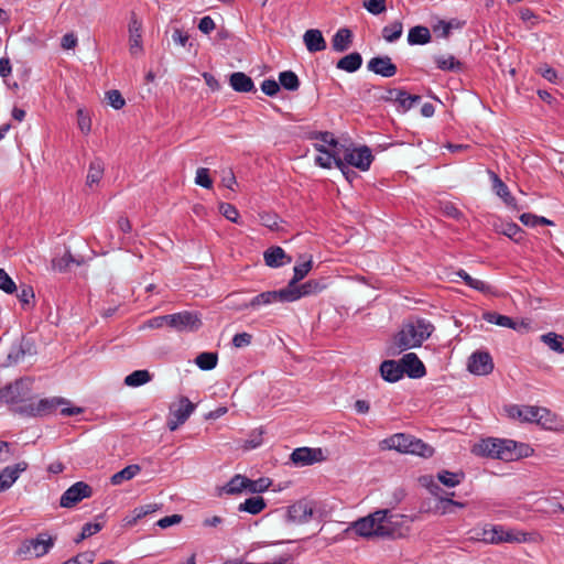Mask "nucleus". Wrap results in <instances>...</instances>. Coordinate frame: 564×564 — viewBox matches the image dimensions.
Here are the masks:
<instances>
[{
	"mask_svg": "<svg viewBox=\"0 0 564 564\" xmlns=\"http://www.w3.org/2000/svg\"><path fill=\"white\" fill-rule=\"evenodd\" d=\"M434 326L424 318H415L403 323L393 336L389 347L390 355H398L411 348L420 347L433 333Z\"/></svg>",
	"mask_w": 564,
	"mask_h": 564,
	"instance_id": "f257e3e1",
	"label": "nucleus"
},
{
	"mask_svg": "<svg viewBox=\"0 0 564 564\" xmlns=\"http://www.w3.org/2000/svg\"><path fill=\"white\" fill-rule=\"evenodd\" d=\"M58 406H62L61 414L63 416L78 415L84 412L83 408L72 406L70 401L62 397L41 399L37 403L20 406L18 412L26 416H45L54 413Z\"/></svg>",
	"mask_w": 564,
	"mask_h": 564,
	"instance_id": "f03ea898",
	"label": "nucleus"
},
{
	"mask_svg": "<svg viewBox=\"0 0 564 564\" xmlns=\"http://www.w3.org/2000/svg\"><path fill=\"white\" fill-rule=\"evenodd\" d=\"M510 446L514 447L516 441L508 438L487 437L476 443L471 448V453L480 457H489L505 462H511L512 451L510 449Z\"/></svg>",
	"mask_w": 564,
	"mask_h": 564,
	"instance_id": "7ed1b4c3",
	"label": "nucleus"
},
{
	"mask_svg": "<svg viewBox=\"0 0 564 564\" xmlns=\"http://www.w3.org/2000/svg\"><path fill=\"white\" fill-rule=\"evenodd\" d=\"M477 539L490 544H499L502 542L520 543L527 541L525 533L505 530L502 525H486L477 533Z\"/></svg>",
	"mask_w": 564,
	"mask_h": 564,
	"instance_id": "20e7f679",
	"label": "nucleus"
},
{
	"mask_svg": "<svg viewBox=\"0 0 564 564\" xmlns=\"http://www.w3.org/2000/svg\"><path fill=\"white\" fill-rule=\"evenodd\" d=\"M386 517V511H375L367 517L360 518L357 521L352 522L351 528L359 536L371 538V536H384L390 532L386 530L379 523Z\"/></svg>",
	"mask_w": 564,
	"mask_h": 564,
	"instance_id": "39448f33",
	"label": "nucleus"
},
{
	"mask_svg": "<svg viewBox=\"0 0 564 564\" xmlns=\"http://www.w3.org/2000/svg\"><path fill=\"white\" fill-rule=\"evenodd\" d=\"M31 380L20 378L0 389V401L8 404H18L30 399Z\"/></svg>",
	"mask_w": 564,
	"mask_h": 564,
	"instance_id": "423d86ee",
	"label": "nucleus"
},
{
	"mask_svg": "<svg viewBox=\"0 0 564 564\" xmlns=\"http://www.w3.org/2000/svg\"><path fill=\"white\" fill-rule=\"evenodd\" d=\"M54 545V539L48 533H40L35 539H29L22 542L17 551L19 556L41 557L50 552Z\"/></svg>",
	"mask_w": 564,
	"mask_h": 564,
	"instance_id": "0eeeda50",
	"label": "nucleus"
},
{
	"mask_svg": "<svg viewBox=\"0 0 564 564\" xmlns=\"http://www.w3.org/2000/svg\"><path fill=\"white\" fill-rule=\"evenodd\" d=\"M507 413L511 419H518L522 422L538 423L546 425L545 416L550 415V411L545 408L532 405H510Z\"/></svg>",
	"mask_w": 564,
	"mask_h": 564,
	"instance_id": "6e6552de",
	"label": "nucleus"
},
{
	"mask_svg": "<svg viewBox=\"0 0 564 564\" xmlns=\"http://www.w3.org/2000/svg\"><path fill=\"white\" fill-rule=\"evenodd\" d=\"M341 159L346 165L355 166L365 172L370 169L373 155L367 145H362L354 149L345 148L341 153Z\"/></svg>",
	"mask_w": 564,
	"mask_h": 564,
	"instance_id": "1a4fd4ad",
	"label": "nucleus"
},
{
	"mask_svg": "<svg viewBox=\"0 0 564 564\" xmlns=\"http://www.w3.org/2000/svg\"><path fill=\"white\" fill-rule=\"evenodd\" d=\"M202 324L199 314L195 312L182 311L170 314V328L180 333L196 332L202 327Z\"/></svg>",
	"mask_w": 564,
	"mask_h": 564,
	"instance_id": "9d476101",
	"label": "nucleus"
},
{
	"mask_svg": "<svg viewBox=\"0 0 564 564\" xmlns=\"http://www.w3.org/2000/svg\"><path fill=\"white\" fill-rule=\"evenodd\" d=\"M286 302L292 303L302 297L315 295L326 289L324 280H308L303 284H296L293 288H284Z\"/></svg>",
	"mask_w": 564,
	"mask_h": 564,
	"instance_id": "9b49d317",
	"label": "nucleus"
},
{
	"mask_svg": "<svg viewBox=\"0 0 564 564\" xmlns=\"http://www.w3.org/2000/svg\"><path fill=\"white\" fill-rule=\"evenodd\" d=\"M93 496V488L84 482L77 481L72 485L61 497L59 506L63 508H73L82 500Z\"/></svg>",
	"mask_w": 564,
	"mask_h": 564,
	"instance_id": "f8f14e48",
	"label": "nucleus"
},
{
	"mask_svg": "<svg viewBox=\"0 0 564 564\" xmlns=\"http://www.w3.org/2000/svg\"><path fill=\"white\" fill-rule=\"evenodd\" d=\"M195 410V404L188 398L182 397L176 409L170 408V419L167 420V427L170 431H176L184 424Z\"/></svg>",
	"mask_w": 564,
	"mask_h": 564,
	"instance_id": "ddd939ff",
	"label": "nucleus"
},
{
	"mask_svg": "<svg viewBox=\"0 0 564 564\" xmlns=\"http://www.w3.org/2000/svg\"><path fill=\"white\" fill-rule=\"evenodd\" d=\"M314 148L321 155H317L315 159V163L323 169H330L333 164L337 169L345 173L347 165L344 163L341 159V153L339 150H329L324 144H314Z\"/></svg>",
	"mask_w": 564,
	"mask_h": 564,
	"instance_id": "4468645a",
	"label": "nucleus"
},
{
	"mask_svg": "<svg viewBox=\"0 0 564 564\" xmlns=\"http://www.w3.org/2000/svg\"><path fill=\"white\" fill-rule=\"evenodd\" d=\"M315 512L311 501L305 499L299 500L288 508L286 519L291 523H307L311 521Z\"/></svg>",
	"mask_w": 564,
	"mask_h": 564,
	"instance_id": "2eb2a0df",
	"label": "nucleus"
},
{
	"mask_svg": "<svg viewBox=\"0 0 564 564\" xmlns=\"http://www.w3.org/2000/svg\"><path fill=\"white\" fill-rule=\"evenodd\" d=\"M276 302L288 303L284 288L281 290H276V291L262 292V293L256 295L254 297H252L250 302L243 303L242 305H240L239 308L240 310H246V308L257 310L261 306L269 305V304L276 303Z\"/></svg>",
	"mask_w": 564,
	"mask_h": 564,
	"instance_id": "dca6fc26",
	"label": "nucleus"
},
{
	"mask_svg": "<svg viewBox=\"0 0 564 564\" xmlns=\"http://www.w3.org/2000/svg\"><path fill=\"white\" fill-rule=\"evenodd\" d=\"M468 370L477 376H486L492 372L494 361L489 352L475 351L468 359Z\"/></svg>",
	"mask_w": 564,
	"mask_h": 564,
	"instance_id": "f3484780",
	"label": "nucleus"
},
{
	"mask_svg": "<svg viewBox=\"0 0 564 564\" xmlns=\"http://www.w3.org/2000/svg\"><path fill=\"white\" fill-rule=\"evenodd\" d=\"M402 366L403 375L409 378L419 379L425 376L426 369L416 354L408 352L399 360Z\"/></svg>",
	"mask_w": 564,
	"mask_h": 564,
	"instance_id": "a211bd4d",
	"label": "nucleus"
},
{
	"mask_svg": "<svg viewBox=\"0 0 564 564\" xmlns=\"http://www.w3.org/2000/svg\"><path fill=\"white\" fill-rule=\"evenodd\" d=\"M367 68L369 72L387 78L393 77L398 72L397 65L392 63L388 55L372 57L367 63Z\"/></svg>",
	"mask_w": 564,
	"mask_h": 564,
	"instance_id": "6ab92c4d",
	"label": "nucleus"
},
{
	"mask_svg": "<svg viewBox=\"0 0 564 564\" xmlns=\"http://www.w3.org/2000/svg\"><path fill=\"white\" fill-rule=\"evenodd\" d=\"M129 51L131 55H139L143 52L142 46V22L132 13L129 22Z\"/></svg>",
	"mask_w": 564,
	"mask_h": 564,
	"instance_id": "aec40b11",
	"label": "nucleus"
},
{
	"mask_svg": "<svg viewBox=\"0 0 564 564\" xmlns=\"http://www.w3.org/2000/svg\"><path fill=\"white\" fill-rule=\"evenodd\" d=\"M26 468L28 464L25 462H19L3 468L0 473V492L8 490Z\"/></svg>",
	"mask_w": 564,
	"mask_h": 564,
	"instance_id": "412c9836",
	"label": "nucleus"
},
{
	"mask_svg": "<svg viewBox=\"0 0 564 564\" xmlns=\"http://www.w3.org/2000/svg\"><path fill=\"white\" fill-rule=\"evenodd\" d=\"M321 448L300 447L295 448L291 454V460L295 465L307 466L322 459Z\"/></svg>",
	"mask_w": 564,
	"mask_h": 564,
	"instance_id": "4be33fe9",
	"label": "nucleus"
},
{
	"mask_svg": "<svg viewBox=\"0 0 564 564\" xmlns=\"http://www.w3.org/2000/svg\"><path fill=\"white\" fill-rule=\"evenodd\" d=\"M263 259L265 264L271 268H280L292 261V258L279 246L268 248L263 252Z\"/></svg>",
	"mask_w": 564,
	"mask_h": 564,
	"instance_id": "5701e85b",
	"label": "nucleus"
},
{
	"mask_svg": "<svg viewBox=\"0 0 564 564\" xmlns=\"http://www.w3.org/2000/svg\"><path fill=\"white\" fill-rule=\"evenodd\" d=\"M352 31L348 28H340L332 37V48L338 53L346 52L352 45Z\"/></svg>",
	"mask_w": 564,
	"mask_h": 564,
	"instance_id": "b1692460",
	"label": "nucleus"
},
{
	"mask_svg": "<svg viewBox=\"0 0 564 564\" xmlns=\"http://www.w3.org/2000/svg\"><path fill=\"white\" fill-rule=\"evenodd\" d=\"M303 42L310 53H316L326 50V41L322 32L317 29H310L303 35Z\"/></svg>",
	"mask_w": 564,
	"mask_h": 564,
	"instance_id": "393cba45",
	"label": "nucleus"
},
{
	"mask_svg": "<svg viewBox=\"0 0 564 564\" xmlns=\"http://www.w3.org/2000/svg\"><path fill=\"white\" fill-rule=\"evenodd\" d=\"M229 85L237 93L256 91V86L250 76L242 72H235L229 76Z\"/></svg>",
	"mask_w": 564,
	"mask_h": 564,
	"instance_id": "a878e982",
	"label": "nucleus"
},
{
	"mask_svg": "<svg viewBox=\"0 0 564 564\" xmlns=\"http://www.w3.org/2000/svg\"><path fill=\"white\" fill-rule=\"evenodd\" d=\"M381 377L388 382H397L403 378L402 366L398 360H384L380 365Z\"/></svg>",
	"mask_w": 564,
	"mask_h": 564,
	"instance_id": "bb28decb",
	"label": "nucleus"
},
{
	"mask_svg": "<svg viewBox=\"0 0 564 564\" xmlns=\"http://www.w3.org/2000/svg\"><path fill=\"white\" fill-rule=\"evenodd\" d=\"M26 345H28V343H25L24 338H22L18 343H14L11 346L2 366L3 367H12V366H15L19 362H21L24 359L26 352L29 351V349L26 348Z\"/></svg>",
	"mask_w": 564,
	"mask_h": 564,
	"instance_id": "cd10ccee",
	"label": "nucleus"
},
{
	"mask_svg": "<svg viewBox=\"0 0 564 564\" xmlns=\"http://www.w3.org/2000/svg\"><path fill=\"white\" fill-rule=\"evenodd\" d=\"M411 438L412 435L410 434L397 433L383 440L382 444L388 449H394L399 453L406 454L410 445L409 441H411Z\"/></svg>",
	"mask_w": 564,
	"mask_h": 564,
	"instance_id": "c85d7f7f",
	"label": "nucleus"
},
{
	"mask_svg": "<svg viewBox=\"0 0 564 564\" xmlns=\"http://www.w3.org/2000/svg\"><path fill=\"white\" fill-rule=\"evenodd\" d=\"M431 32L429 28L416 25L410 29L408 34V43L410 45H424L431 42Z\"/></svg>",
	"mask_w": 564,
	"mask_h": 564,
	"instance_id": "c756f323",
	"label": "nucleus"
},
{
	"mask_svg": "<svg viewBox=\"0 0 564 564\" xmlns=\"http://www.w3.org/2000/svg\"><path fill=\"white\" fill-rule=\"evenodd\" d=\"M361 65H362V57H361L360 53L352 52V53L341 57L337 62L336 67L338 69L345 70L348 73H354V72H357L361 67Z\"/></svg>",
	"mask_w": 564,
	"mask_h": 564,
	"instance_id": "7c9ffc66",
	"label": "nucleus"
},
{
	"mask_svg": "<svg viewBox=\"0 0 564 564\" xmlns=\"http://www.w3.org/2000/svg\"><path fill=\"white\" fill-rule=\"evenodd\" d=\"M409 444L410 445L406 454L416 455L423 458H430L434 455V447L420 438L412 436L411 441H409Z\"/></svg>",
	"mask_w": 564,
	"mask_h": 564,
	"instance_id": "2f4dec72",
	"label": "nucleus"
},
{
	"mask_svg": "<svg viewBox=\"0 0 564 564\" xmlns=\"http://www.w3.org/2000/svg\"><path fill=\"white\" fill-rule=\"evenodd\" d=\"M490 177L492 180V187L495 193L503 199V202L511 206L514 204L516 198L511 195L508 186L500 180V177L495 173L489 171Z\"/></svg>",
	"mask_w": 564,
	"mask_h": 564,
	"instance_id": "473e14b6",
	"label": "nucleus"
},
{
	"mask_svg": "<svg viewBox=\"0 0 564 564\" xmlns=\"http://www.w3.org/2000/svg\"><path fill=\"white\" fill-rule=\"evenodd\" d=\"M313 268V260L312 257H310L306 260H303L301 263H297L293 268V276L289 281L288 285L285 288H293L300 281H302L312 270Z\"/></svg>",
	"mask_w": 564,
	"mask_h": 564,
	"instance_id": "72a5a7b5",
	"label": "nucleus"
},
{
	"mask_svg": "<svg viewBox=\"0 0 564 564\" xmlns=\"http://www.w3.org/2000/svg\"><path fill=\"white\" fill-rule=\"evenodd\" d=\"M104 171H105L104 162L99 158H96L95 160H93L90 162L89 169H88V174H87V180H86L87 186L93 187L95 184H98L100 182V180L102 178Z\"/></svg>",
	"mask_w": 564,
	"mask_h": 564,
	"instance_id": "f704fd0d",
	"label": "nucleus"
},
{
	"mask_svg": "<svg viewBox=\"0 0 564 564\" xmlns=\"http://www.w3.org/2000/svg\"><path fill=\"white\" fill-rule=\"evenodd\" d=\"M247 477L240 474L235 475L225 486L220 488V494L238 495L246 491Z\"/></svg>",
	"mask_w": 564,
	"mask_h": 564,
	"instance_id": "c9c22d12",
	"label": "nucleus"
},
{
	"mask_svg": "<svg viewBox=\"0 0 564 564\" xmlns=\"http://www.w3.org/2000/svg\"><path fill=\"white\" fill-rule=\"evenodd\" d=\"M267 507L265 500L260 497H251L246 499L242 503L239 505L238 510L241 512H248L250 514H258Z\"/></svg>",
	"mask_w": 564,
	"mask_h": 564,
	"instance_id": "e433bc0d",
	"label": "nucleus"
},
{
	"mask_svg": "<svg viewBox=\"0 0 564 564\" xmlns=\"http://www.w3.org/2000/svg\"><path fill=\"white\" fill-rule=\"evenodd\" d=\"M468 286H470L471 289L474 290H477L484 294H489L492 292V288L491 285H489L488 283L481 281V280H478V279H474L473 276H470L465 270H459L457 273H456Z\"/></svg>",
	"mask_w": 564,
	"mask_h": 564,
	"instance_id": "4c0bfd02",
	"label": "nucleus"
},
{
	"mask_svg": "<svg viewBox=\"0 0 564 564\" xmlns=\"http://www.w3.org/2000/svg\"><path fill=\"white\" fill-rule=\"evenodd\" d=\"M437 480L446 487L453 488L458 486L465 478L463 471L453 473L449 470H441L436 475Z\"/></svg>",
	"mask_w": 564,
	"mask_h": 564,
	"instance_id": "58836bf2",
	"label": "nucleus"
},
{
	"mask_svg": "<svg viewBox=\"0 0 564 564\" xmlns=\"http://www.w3.org/2000/svg\"><path fill=\"white\" fill-rule=\"evenodd\" d=\"M381 33H382V37L387 42L393 43L401 37V35L403 33V24L399 20L393 21V22L387 24L386 26H383Z\"/></svg>",
	"mask_w": 564,
	"mask_h": 564,
	"instance_id": "ea45409f",
	"label": "nucleus"
},
{
	"mask_svg": "<svg viewBox=\"0 0 564 564\" xmlns=\"http://www.w3.org/2000/svg\"><path fill=\"white\" fill-rule=\"evenodd\" d=\"M541 340L552 350L564 354V336L550 332L541 336Z\"/></svg>",
	"mask_w": 564,
	"mask_h": 564,
	"instance_id": "a19ab883",
	"label": "nucleus"
},
{
	"mask_svg": "<svg viewBox=\"0 0 564 564\" xmlns=\"http://www.w3.org/2000/svg\"><path fill=\"white\" fill-rule=\"evenodd\" d=\"M139 471V465H129L113 474L110 478V482L115 486L121 485L123 481L132 479Z\"/></svg>",
	"mask_w": 564,
	"mask_h": 564,
	"instance_id": "79ce46f5",
	"label": "nucleus"
},
{
	"mask_svg": "<svg viewBox=\"0 0 564 564\" xmlns=\"http://www.w3.org/2000/svg\"><path fill=\"white\" fill-rule=\"evenodd\" d=\"M279 85L290 91H295L300 87V79L292 70H284L279 74Z\"/></svg>",
	"mask_w": 564,
	"mask_h": 564,
	"instance_id": "37998d69",
	"label": "nucleus"
},
{
	"mask_svg": "<svg viewBox=\"0 0 564 564\" xmlns=\"http://www.w3.org/2000/svg\"><path fill=\"white\" fill-rule=\"evenodd\" d=\"M482 318L487 322V323H490V324H495V325H498V326H501V327H507V328H511V327H514V319L507 316V315H501L497 312H485L482 314Z\"/></svg>",
	"mask_w": 564,
	"mask_h": 564,
	"instance_id": "c03bdc74",
	"label": "nucleus"
},
{
	"mask_svg": "<svg viewBox=\"0 0 564 564\" xmlns=\"http://www.w3.org/2000/svg\"><path fill=\"white\" fill-rule=\"evenodd\" d=\"M70 263L80 264L79 260H76L69 251H66L64 256L52 259L51 265L54 271L66 272Z\"/></svg>",
	"mask_w": 564,
	"mask_h": 564,
	"instance_id": "a18cd8bd",
	"label": "nucleus"
},
{
	"mask_svg": "<svg viewBox=\"0 0 564 564\" xmlns=\"http://www.w3.org/2000/svg\"><path fill=\"white\" fill-rule=\"evenodd\" d=\"M218 356L216 352H200L196 359L195 364L202 370H212L217 366Z\"/></svg>",
	"mask_w": 564,
	"mask_h": 564,
	"instance_id": "49530a36",
	"label": "nucleus"
},
{
	"mask_svg": "<svg viewBox=\"0 0 564 564\" xmlns=\"http://www.w3.org/2000/svg\"><path fill=\"white\" fill-rule=\"evenodd\" d=\"M310 139L319 140L323 142L324 145L327 144V145L332 147L333 148L332 150H339L340 153H343V151L345 149L344 145L339 144L338 140L334 137V134L328 131L313 132V133H311Z\"/></svg>",
	"mask_w": 564,
	"mask_h": 564,
	"instance_id": "de8ad7c7",
	"label": "nucleus"
},
{
	"mask_svg": "<svg viewBox=\"0 0 564 564\" xmlns=\"http://www.w3.org/2000/svg\"><path fill=\"white\" fill-rule=\"evenodd\" d=\"M151 380V375L148 370H135L124 378V383L129 387H140Z\"/></svg>",
	"mask_w": 564,
	"mask_h": 564,
	"instance_id": "09e8293b",
	"label": "nucleus"
},
{
	"mask_svg": "<svg viewBox=\"0 0 564 564\" xmlns=\"http://www.w3.org/2000/svg\"><path fill=\"white\" fill-rule=\"evenodd\" d=\"M435 63L437 68L442 70H460L463 68V64L457 61L453 55L444 56L440 55L435 57Z\"/></svg>",
	"mask_w": 564,
	"mask_h": 564,
	"instance_id": "8fccbe9b",
	"label": "nucleus"
},
{
	"mask_svg": "<svg viewBox=\"0 0 564 564\" xmlns=\"http://www.w3.org/2000/svg\"><path fill=\"white\" fill-rule=\"evenodd\" d=\"M421 100V96L419 95H410L404 89H400L395 102L402 108L403 111H408L413 107L415 102Z\"/></svg>",
	"mask_w": 564,
	"mask_h": 564,
	"instance_id": "3c124183",
	"label": "nucleus"
},
{
	"mask_svg": "<svg viewBox=\"0 0 564 564\" xmlns=\"http://www.w3.org/2000/svg\"><path fill=\"white\" fill-rule=\"evenodd\" d=\"M498 232L509 237L516 242L520 241L523 235V230L514 223L501 224Z\"/></svg>",
	"mask_w": 564,
	"mask_h": 564,
	"instance_id": "603ef678",
	"label": "nucleus"
},
{
	"mask_svg": "<svg viewBox=\"0 0 564 564\" xmlns=\"http://www.w3.org/2000/svg\"><path fill=\"white\" fill-rule=\"evenodd\" d=\"M421 484L426 487L430 494L433 495L437 500H440V497H446L447 492L442 489V487L431 476L422 477Z\"/></svg>",
	"mask_w": 564,
	"mask_h": 564,
	"instance_id": "864d4df0",
	"label": "nucleus"
},
{
	"mask_svg": "<svg viewBox=\"0 0 564 564\" xmlns=\"http://www.w3.org/2000/svg\"><path fill=\"white\" fill-rule=\"evenodd\" d=\"M270 485L271 480L269 478H259L257 480L247 478L246 491L251 494H260L265 491Z\"/></svg>",
	"mask_w": 564,
	"mask_h": 564,
	"instance_id": "5fc2aeb1",
	"label": "nucleus"
},
{
	"mask_svg": "<svg viewBox=\"0 0 564 564\" xmlns=\"http://www.w3.org/2000/svg\"><path fill=\"white\" fill-rule=\"evenodd\" d=\"M520 221L523 225L530 226V227H535L538 225H546V226L553 225V221H551L550 219L542 217V216H536V215H533L530 213L522 214L520 216Z\"/></svg>",
	"mask_w": 564,
	"mask_h": 564,
	"instance_id": "6e6d98bb",
	"label": "nucleus"
},
{
	"mask_svg": "<svg viewBox=\"0 0 564 564\" xmlns=\"http://www.w3.org/2000/svg\"><path fill=\"white\" fill-rule=\"evenodd\" d=\"M452 496H454V492L446 494V497H440V500H437V503L435 505L436 513L447 514L454 512V500L452 499Z\"/></svg>",
	"mask_w": 564,
	"mask_h": 564,
	"instance_id": "4d7b16f0",
	"label": "nucleus"
},
{
	"mask_svg": "<svg viewBox=\"0 0 564 564\" xmlns=\"http://www.w3.org/2000/svg\"><path fill=\"white\" fill-rule=\"evenodd\" d=\"M380 511H386V517L382 520V522L379 523V525H382L386 530H388L390 532L388 535H384L383 538H392V536H394L395 533H397V523H398L397 521H394L397 516L393 514L388 509H381Z\"/></svg>",
	"mask_w": 564,
	"mask_h": 564,
	"instance_id": "13d9d810",
	"label": "nucleus"
},
{
	"mask_svg": "<svg viewBox=\"0 0 564 564\" xmlns=\"http://www.w3.org/2000/svg\"><path fill=\"white\" fill-rule=\"evenodd\" d=\"M0 290L6 292L7 294H13L14 292H17V284L6 272L4 269H0Z\"/></svg>",
	"mask_w": 564,
	"mask_h": 564,
	"instance_id": "bf43d9fd",
	"label": "nucleus"
},
{
	"mask_svg": "<svg viewBox=\"0 0 564 564\" xmlns=\"http://www.w3.org/2000/svg\"><path fill=\"white\" fill-rule=\"evenodd\" d=\"M219 212L228 220L236 223V224L238 223L239 212L234 205H231L229 203H221L219 205Z\"/></svg>",
	"mask_w": 564,
	"mask_h": 564,
	"instance_id": "052dcab7",
	"label": "nucleus"
},
{
	"mask_svg": "<svg viewBox=\"0 0 564 564\" xmlns=\"http://www.w3.org/2000/svg\"><path fill=\"white\" fill-rule=\"evenodd\" d=\"M195 183L204 188H212L213 181L209 176V170L206 167H199L196 171Z\"/></svg>",
	"mask_w": 564,
	"mask_h": 564,
	"instance_id": "680f3d73",
	"label": "nucleus"
},
{
	"mask_svg": "<svg viewBox=\"0 0 564 564\" xmlns=\"http://www.w3.org/2000/svg\"><path fill=\"white\" fill-rule=\"evenodd\" d=\"M261 225L267 228L274 230L279 228L280 217L274 213H261L259 214Z\"/></svg>",
	"mask_w": 564,
	"mask_h": 564,
	"instance_id": "e2e57ef3",
	"label": "nucleus"
},
{
	"mask_svg": "<svg viewBox=\"0 0 564 564\" xmlns=\"http://www.w3.org/2000/svg\"><path fill=\"white\" fill-rule=\"evenodd\" d=\"M106 96H107V100H108L109 105L112 108H115L116 110L121 109L126 104V101L119 90H116V89L109 90V91H107Z\"/></svg>",
	"mask_w": 564,
	"mask_h": 564,
	"instance_id": "0e129e2a",
	"label": "nucleus"
},
{
	"mask_svg": "<svg viewBox=\"0 0 564 564\" xmlns=\"http://www.w3.org/2000/svg\"><path fill=\"white\" fill-rule=\"evenodd\" d=\"M261 90L269 97H274L280 91V85L275 79H264L261 84Z\"/></svg>",
	"mask_w": 564,
	"mask_h": 564,
	"instance_id": "69168bd1",
	"label": "nucleus"
},
{
	"mask_svg": "<svg viewBox=\"0 0 564 564\" xmlns=\"http://www.w3.org/2000/svg\"><path fill=\"white\" fill-rule=\"evenodd\" d=\"M364 7L368 12L378 15L386 11V0H367L365 1Z\"/></svg>",
	"mask_w": 564,
	"mask_h": 564,
	"instance_id": "338daca9",
	"label": "nucleus"
},
{
	"mask_svg": "<svg viewBox=\"0 0 564 564\" xmlns=\"http://www.w3.org/2000/svg\"><path fill=\"white\" fill-rule=\"evenodd\" d=\"M94 558H95V552L87 551V552L79 553L78 555L68 560L67 562L69 564H91L94 562Z\"/></svg>",
	"mask_w": 564,
	"mask_h": 564,
	"instance_id": "774afa93",
	"label": "nucleus"
}]
</instances>
